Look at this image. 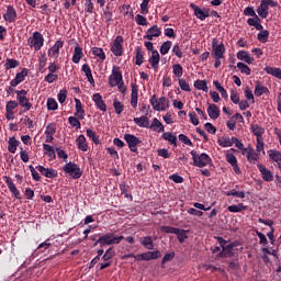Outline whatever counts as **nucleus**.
I'll return each mask as SVG.
<instances>
[{"label":"nucleus","instance_id":"nucleus-24","mask_svg":"<svg viewBox=\"0 0 281 281\" xmlns=\"http://www.w3.org/2000/svg\"><path fill=\"white\" fill-rule=\"evenodd\" d=\"M206 111L211 120H218L221 117V110L216 104H210Z\"/></svg>","mask_w":281,"mask_h":281},{"label":"nucleus","instance_id":"nucleus-13","mask_svg":"<svg viewBox=\"0 0 281 281\" xmlns=\"http://www.w3.org/2000/svg\"><path fill=\"white\" fill-rule=\"evenodd\" d=\"M159 36H161V29L155 24L146 31V35L143 38L153 41L154 38H159Z\"/></svg>","mask_w":281,"mask_h":281},{"label":"nucleus","instance_id":"nucleus-18","mask_svg":"<svg viewBox=\"0 0 281 281\" xmlns=\"http://www.w3.org/2000/svg\"><path fill=\"white\" fill-rule=\"evenodd\" d=\"M161 60V56L158 50H153L151 56L148 59L149 65H151V69L154 71H159V61Z\"/></svg>","mask_w":281,"mask_h":281},{"label":"nucleus","instance_id":"nucleus-31","mask_svg":"<svg viewBox=\"0 0 281 281\" xmlns=\"http://www.w3.org/2000/svg\"><path fill=\"white\" fill-rule=\"evenodd\" d=\"M134 123L140 128H148V124H150V121L148 120V116L143 115L140 117H134Z\"/></svg>","mask_w":281,"mask_h":281},{"label":"nucleus","instance_id":"nucleus-23","mask_svg":"<svg viewBox=\"0 0 281 281\" xmlns=\"http://www.w3.org/2000/svg\"><path fill=\"white\" fill-rule=\"evenodd\" d=\"M75 117H78V120H82L85 117V108L82 106V102L80 99L75 98Z\"/></svg>","mask_w":281,"mask_h":281},{"label":"nucleus","instance_id":"nucleus-14","mask_svg":"<svg viewBox=\"0 0 281 281\" xmlns=\"http://www.w3.org/2000/svg\"><path fill=\"white\" fill-rule=\"evenodd\" d=\"M257 168L261 175V178L267 182L271 183L273 181V172L265 167L262 164H258Z\"/></svg>","mask_w":281,"mask_h":281},{"label":"nucleus","instance_id":"nucleus-42","mask_svg":"<svg viewBox=\"0 0 281 281\" xmlns=\"http://www.w3.org/2000/svg\"><path fill=\"white\" fill-rule=\"evenodd\" d=\"M115 257V250L113 247H110L104 255L101 257L103 262H111V260Z\"/></svg>","mask_w":281,"mask_h":281},{"label":"nucleus","instance_id":"nucleus-6","mask_svg":"<svg viewBox=\"0 0 281 281\" xmlns=\"http://www.w3.org/2000/svg\"><path fill=\"white\" fill-rule=\"evenodd\" d=\"M64 172L66 175H69L71 179H80L82 177V171L80 170V166L78 164L69 161L66 162L65 166L63 167Z\"/></svg>","mask_w":281,"mask_h":281},{"label":"nucleus","instance_id":"nucleus-12","mask_svg":"<svg viewBox=\"0 0 281 281\" xmlns=\"http://www.w3.org/2000/svg\"><path fill=\"white\" fill-rule=\"evenodd\" d=\"M2 19H4L7 23H15L18 19L16 9L11 4L7 5V11L2 15Z\"/></svg>","mask_w":281,"mask_h":281},{"label":"nucleus","instance_id":"nucleus-54","mask_svg":"<svg viewBox=\"0 0 281 281\" xmlns=\"http://www.w3.org/2000/svg\"><path fill=\"white\" fill-rule=\"evenodd\" d=\"M86 135H87V137L92 139L93 144H100V139L98 138V134H95V132H93V130L88 128L86 131Z\"/></svg>","mask_w":281,"mask_h":281},{"label":"nucleus","instance_id":"nucleus-19","mask_svg":"<svg viewBox=\"0 0 281 281\" xmlns=\"http://www.w3.org/2000/svg\"><path fill=\"white\" fill-rule=\"evenodd\" d=\"M132 93H131V106L137 109V102L139 100V88L136 83H131Z\"/></svg>","mask_w":281,"mask_h":281},{"label":"nucleus","instance_id":"nucleus-59","mask_svg":"<svg viewBox=\"0 0 281 281\" xmlns=\"http://www.w3.org/2000/svg\"><path fill=\"white\" fill-rule=\"evenodd\" d=\"M135 22L137 23V25H143V26L148 25V20L146 19V16L142 14H136Z\"/></svg>","mask_w":281,"mask_h":281},{"label":"nucleus","instance_id":"nucleus-62","mask_svg":"<svg viewBox=\"0 0 281 281\" xmlns=\"http://www.w3.org/2000/svg\"><path fill=\"white\" fill-rule=\"evenodd\" d=\"M179 82V87L182 91H187L190 92V83H188V81H186V79H178Z\"/></svg>","mask_w":281,"mask_h":281},{"label":"nucleus","instance_id":"nucleus-39","mask_svg":"<svg viewBox=\"0 0 281 281\" xmlns=\"http://www.w3.org/2000/svg\"><path fill=\"white\" fill-rule=\"evenodd\" d=\"M194 88L198 89V91H204L207 93L210 88H207V81L198 79L194 81Z\"/></svg>","mask_w":281,"mask_h":281},{"label":"nucleus","instance_id":"nucleus-9","mask_svg":"<svg viewBox=\"0 0 281 281\" xmlns=\"http://www.w3.org/2000/svg\"><path fill=\"white\" fill-rule=\"evenodd\" d=\"M111 52L114 56H122L124 54V37L117 35L111 44Z\"/></svg>","mask_w":281,"mask_h":281},{"label":"nucleus","instance_id":"nucleus-3","mask_svg":"<svg viewBox=\"0 0 281 281\" xmlns=\"http://www.w3.org/2000/svg\"><path fill=\"white\" fill-rule=\"evenodd\" d=\"M190 155L193 159V166L196 168H205V166H210V164H212V158L206 153L196 154L195 150H191Z\"/></svg>","mask_w":281,"mask_h":281},{"label":"nucleus","instance_id":"nucleus-17","mask_svg":"<svg viewBox=\"0 0 281 281\" xmlns=\"http://www.w3.org/2000/svg\"><path fill=\"white\" fill-rule=\"evenodd\" d=\"M4 183L8 186L11 194H13V196L20 201L21 191L16 189V184H14V181H12V178L4 176Z\"/></svg>","mask_w":281,"mask_h":281},{"label":"nucleus","instance_id":"nucleus-37","mask_svg":"<svg viewBox=\"0 0 281 281\" xmlns=\"http://www.w3.org/2000/svg\"><path fill=\"white\" fill-rule=\"evenodd\" d=\"M91 52L95 58H99L103 63V60H106V54H104V49L101 47H92Z\"/></svg>","mask_w":281,"mask_h":281},{"label":"nucleus","instance_id":"nucleus-60","mask_svg":"<svg viewBox=\"0 0 281 281\" xmlns=\"http://www.w3.org/2000/svg\"><path fill=\"white\" fill-rule=\"evenodd\" d=\"M176 236H178L179 243H186V238L188 235L186 234V229L178 228Z\"/></svg>","mask_w":281,"mask_h":281},{"label":"nucleus","instance_id":"nucleus-7","mask_svg":"<svg viewBox=\"0 0 281 281\" xmlns=\"http://www.w3.org/2000/svg\"><path fill=\"white\" fill-rule=\"evenodd\" d=\"M18 105L22 106L24 111H30L32 109V103L27 98V90H15Z\"/></svg>","mask_w":281,"mask_h":281},{"label":"nucleus","instance_id":"nucleus-47","mask_svg":"<svg viewBox=\"0 0 281 281\" xmlns=\"http://www.w3.org/2000/svg\"><path fill=\"white\" fill-rule=\"evenodd\" d=\"M226 196H236L237 199H245V191H237L235 189L225 192Z\"/></svg>","mask_w":281,"mask_h":281},{"label":"nucleus","instance_id":"nucleus-1","mask_svg":"<svg viewBox=\"0 0 281 281\" xmlns=\"http://www.w3.org/2000/svg\"><path fill=\"white\" fill-rule=\"evenodd\" d=\"M216 240L222 248V251H220L218 254V258H234V248L238 247L240 243L238 240H235L227 244V240H225V238L223 237H216Z\"/></svg>","mask_w":281,"mask_h":281},{"label":"nucleus","instance_id":"nucleus-38","mask_svg":"<svg viewBox=\"0 0 281 281\" xmlns=\"http://www.w3.org/2000/svg\"><path fill=\"white\" fill-rule=\"evenodd\" d=\"M143 258L146 261L157 260V258H161V252H159V250L143 252Z\"/></svg>","mask_w":281,"mask_h":281},{"label":"nucleus","instance_id":"nucleus-64","mask_svg":"<svg viewBox=\"0 0 281 281\" xmlns=\"http://www.w3.org/2000/svg\"><path fill=\"white\" fill-rule=\"evenodd\" d=\"M44 133H45V135H56V124L49 123L46 126V130Z\"/></svg>","mask_w":281,"mask_h":281},{"label":"nucleus","instance_id":"nucleus-16","mask_svg":"<svg viewBox=\"0 0 281 281\" xmlns=\"http://www.w3.org/2000/svg\"><path fill=\"white\" fill-rule=\"evenodd\" d=\"M36 170H38L43 177H46V179H56V177H58V171L56 169L45 168L38 165L36 166Z\"/></svg>","mask_w":281,"mask_h":281},{"label":"nucleus","instance_id":"nucleus-5","mask_svg":"<svg viewBox=\"0 0 281 281\" xmlns=\"http://www.w3.org/2000/svg\"><path fill=\"white\" fill-rule=\"evenodd\" d=\"M27 45L29 47H33L34 52H41V48L45 45V37H43L41 32L35 31L33 36L27 38Z\"/></svg>","mask_w":281,"mask_h":281},{"label":"nucleus","instance_id":"nucleus-4","mask_svg":"<svg viewBox=\"0 0 281 281\" xmlns=\"http://www.w3.org/2000/svg\"><path fill=\"white\" fill-rule=\"evenodd\" d=\"M154 111H166L170 109V100L166 97H160L157 99V94H154L149 100Z\"/></svg>","mask_w":281,"mask_h":281},{"label":"nucleus","instance_id":"nucleus-45","mask_svg":"<svg viewBox=\"0 0 281 281\" xmlns=\"http://www.w3.org/2000/svg\"><path fill=\"white\" fill-rule=\"evenodd\" d=\"M140 245H143V247L146 249H155V244L153 243V237L150 236L144 237L140 240Z\"/></svg>","mask_w":281,"mask_h":281},{"label":"nucleus","instance_id":"nucleus-8","mask_svg":"<svg viewBox=\"0 0 281 281\" xmlns=\"http://www.w3.org/2000/svg\"><path fill=\"white\" fill-rule=\"evenodd\" d=\"M124 80V77L122 76V70L120 69V66H113L112 74L109 77V86L110 87H117L120 82Z\"/></svg>","mask_w":281,"mask_h":281},{"label":"nucleus","instance_id":"nucleus-55","mask_svg":"<svg viewBox=\"0 0 281 281\" xmlns=\"http://www.w3.org/2000/svg\"><path fill=\"white\" fill-rule=\"evenodd\" d=\"M257 38L260 43H267V41H269V31H260L257 35Z\"/></svg>","mask_w":281,"mask_h":281},{"label":"nucleus","instance_id":"nucleus-21","mask_svg":"<svg viewBox=\"0 0 281 281\" xmlns=\"http://www.w3.org/2000/svg\"><path fill=\"white\" fill-rule=\"evenodd\" d=\"M247 161L249 164H256V161L260 160V154L258 151H256L255 148H249L245 151Z\"/></svg>","mask_w":281,"mask_h":281},{"label":"nucleus","instance_id":"nucleus-20","mask_svg":"<svg viewBox=\"0 0 281 281\" xmlns=\"http://www.w3.org/2000/svg\"><path fill=\"white\" fill-rule=\"evenodd\" d=\"M92 100H93L97 109H99V111H102L103 113H105V111H106V103L104 102V99H102V94L94 93L92 95Z\"/></svg>","mask_w":281,"mask_h":281},{"label":"nucleus","instance_id":"nucleus-26","mask_svg":"<svg viewBox=\"0 0 281 281\" xmlns=\"http://www.w3.org/2000/svg\"><path fill=\"white\" fill-rule=\"evenodd\" d=\"M76 144L79 150H82V153H87V150H89V144L87 143V137H85V135H79V137L76 139Z\"/></svg>","mask_w":281,"mask_h":281},{"label":"nucleus","instance_id":"nucleus-50","mask_svg":"<svg viewBox=\"0 0 281 281\" xmlns=\"http://www.w3.org/2000/svg\"><path fill=\"white\" fill-rule=\"evenodd\" d=\"M113 108L116 115H122V112L124 111V104L121 101H117V99H115L113 101Z\"/></svg>","mask_w":281,"mask_h":281},{"label":"nucleus","instance_id":"nucleus-41","mask_svg":"<svg viewBox=\"0 0 281 281\" xmlns=\"http://www.w3.org/2000/svg\"><path fill=\"white\" fill-rule=\"evenodd\" d=\"M248 206L243 204V203H239V204H233V205H229L227 207L228 212H233V213H239V212H245V210H247Z\"/></svg>","mask_w":281,"mask_h":281},{"label":"nucleus","instance_id":"nucleus-27","mask_svg":"<svg viewBox=\"0 0 281 281\" xmlns=\"http://www.w3.org/2000/svg\"><path fill=\"white\" fill-rule=\"evenodd\" d=\"M82 56H85V53H82V47L79 44H77L74 49L72 63H75V65H78V63L82 60Z\"/></svg>","mask_w":281,"mask_h":281},{"label":"nucleus","instance_id":"nucleus-36","mask_svg":"<svg viewBox=\"0 0 281 281\" xmlns=\"http://www.w3.org/2000/svg\"><path fill=\"white\" fill-rule=\"evenodd\" d=\"M119 188L121 190V194H123L125 199L133 201V194L128 193L131 187L126 184V182H121Z\"/></svg>","mask_w":281,"mask_h":281},{"label":"nucleus","instance_id":"nucleus-33","mask_svg":"<svg viewBox=\"0 0 281 281\" xmlns=\"http://www.w3.org/2000/svg\"><path fill=\"white\" fill-rule=\"evenodd\" d=\"M265 71H266V74H268L269 76H273V77L277 78L278 80H281V69H280V68L267 66V67L265 68Z\"/></svg>","mask_w":281,"mask_h":281},{"label":"nucleus","instance_id":"nucleus-48","mask_svg":"<svg viewBox=\"0 0 281 281\" xmlns=\"http://www.w3.org/2000/svg\"><path fill=\"white\" fill-rule=\"evenodd\" d=\"M172 71L176 78L181 79V76H183V66H181V64H176L172 66Z\"/></svg>","mask_w":281,"mask_h":281},{"label":"nucleus","instance_id":"nucleus-22","mask_svg":"<svg viewBox=\"0 0 281 281\" xmlns=\"http://www.w3.org/2000/svg\"><path fill=\"white\" fill-rule=\"evenodd\" d=\"M257 14L261 19H267V16H269V3L267 0H261L260 5L257 8Z\"/></svg>","mask_w":281,"mask_h":281},{"label":"nucleus","instance_id":"nucleus-56","mask_svg":"<svg viewBox=\"0 0 281 281\" xmlns=\"http://www.w3.org/2000/svg\"><path fill=\"white\" fill-rule=\"evenodd\" d=\"M27 74H30V70L27 68H23L20 72L15 75V79H18L21 82L27 78Z\"/></svg>","mask_w":281,"mask_h":281},{"label":"nucleus","instance_id":"nucleus-35","mask_svg":"<svg viewBox=\"0 0 281 281\" xmlns=\"http://www.w3.org/2000/svg\"><path fill=\"white\" fill-rule=\"evenodd\" d=\"M8 150L9 153H12L14 155V153H16V147L21 144L16 137H10L8 140Z\"/></svg>","mask_w":281,"mask_h":281},{"label":"nucleus","instance_id":"nucleus-43","mask_svg":"<svg viewBox=\"0 0 281 281\" xmlns=\"http://www.w3.org/2000/svg\"><path fill=\"white\" fill-rule=\"evenodd\" d=\"M162 139H165V142H169V144H172L175 147H177V136H175L172 133L165 132L162 134Z\"/></svg>","mask_w":281,"mask_h":281},{"label":"nucleus","instance_id":"nucleus-53","mask_svg":"<svg viewBox=\"0 0 281 281\" xmlns=\"http://www.w3.org/2000/svg\"><path fill=\"white\" fill-rule=\"evenodd\" d=\"M68 123L72 128H81L80 119H78V116H69Z\"/></svg>","mask_w":281,"mask_h":281},{"label":"nucleus","instance_id":"nucleus-2","mask_svg":"<svg viewBox=\"0 0 281 281\" xmlns=\"http://www.w3.org/2000/svg\"><path fill=\"white\" fill-rule=\"evenodd\" d=\"M124 240V236H115L113 233H106L104 235L99 236L97 241L94 243V247L97 245H101V247H104L106 245H120Z\"/></svg>","mask_w":281,"mask_h":281},{"label":"nucleus","instance_id":"nucleus-10","mask_svg":"<svg viewBox=\"0 0 281 281\" xmlns=\"http://www.w3.org/2000/svg\"><path fill=\"white\" fill-rule=\"evenodd\" d=\"M123 139L126 142L132 153H137V145L142 144V139L133 134H124Z\"/></svg>","mask_w":281,"mask_h":281},{"label":"nucleus","instance_id":"nucleus-30","mask_svg":"<svg viewBox=\"0 0 281 281\" xmlns=\"http://www.w3.org/2000/svg\"><path fill=\"white\" fill-rule=\"evenodd\" d=\"M217 144L222 148H229L231 146H234V137L229 138L228 136H222L217 139Z\"/></svg>","mask_w":281,"mask_h":281},{"label":"nucleus","instance_id":"nucleus-52","mask_svg":"<svg viewBox=\"0 0 281 281\" xmlns=\"http://www.w3.org/2000/svg\"><path fill=\"white\" fill-rule=\"evenodd\" d=\"M233 144H235L238 150H241V155H245V153H247V148H245V144H243V142L236 138V136H233Z\"/></svg>","mask_w":281,"mask_h":281},{"label":"nucleus","instance_id":"nucleus-51","mask_svg":"<svg viewBox=\"0 0 281 281\" xmlns=\"http://www.w3.org/2000/svg\"><path fill=\"white\" fill-rule=\"evenodd\" d=\"M46 104H47L48 111H57L58 110V102H56V99H54V98H48Z\"/></svg>","mask_w":281,"mask_h":281},{"label":"nucleus","instance_id":"nucleus-15","mask_svg":"<svg viewBox=\"0 0 281 281\" xmlns=\"http://www.w3.org/2000/svg\"><path fill=\"white\" fill-rule=\"evenodd\" d=\"M65 42L63 40H58L55 44L48 49V56L50 58H58L60 56V49L64 47Z\"/></svg>","mask_w":281,"mask_h":281},{"label":"nucleus","instance_id":"nucleus-28","mask_svg":"<svg viewBox=\"0 0 281 281\" xmlns=\"http://www.w3.org/2000/svg\"><path fill=\"white\" fill-rule=\"evenodd\" d=\"M250 133L257 137V139H262V135L265 133V127L260 126L259 124H251L250 125Z\"/></svg>","mask_w":281,"mask_h":281},{"label":"nucleus","instance_id":"nucleus-29","mask_svg":"<svg viewBox=\"0 0 281 281\" xmlns=\"http://www.w3.org/2000/svg\"><path fill=\"white\" fill-rule=\"evenodd\" d=\"M81 71H83L88 82H90V85H95V80L93 79V75L91 72V67L89 66V64H83L81 67Z\"/></svg>","mask_w":281,"mask_h":281},{"label":"nucleus","instance_id":"nucleus-34","mask_svg":"<svg viewBox=\"0 0 281 281\" xmlns=\"http://www.w3.org/2000/svg\"><path fill=\"white\" fill-rule=\"evenodd\" d=\"M135 65L140 67V65H144V55L145 53L142 50V47L137 46L135 48Z\"/></svg>","mask_w":281,"mask_h":281},{"label":"nucleus","instance_id":"nucleus-40","mask_svg":"<svg viewBox=\"0 0 281 281\" xmlns=\"http://www.w3.org/2000/svg\"><path fill=\"white\" fill-rule=\"evenodd\" d=\"M150 128L155 131L156 133H164L166 128L164 127V124H161L157 117H155L151 122Z\"/></svg>","mask_w":281,"mask_h":281},{"label":"nucleus","instance_id":"nucleus-46","mask_svg":"<svg viewBox=\"0 0 281 281\" xmlns=\"http://www.w3.org/2000/svg\"><path fill=\"white\" fill-rule=\"evenodd\" d=\"M237 69H239L241 74H246V76H251V68L245 63H237Z\"/></svg>","mask_w":281,"mask_h":281},{"label":"nucleus","instance_id":"nucleus-11","mask_svg":"<svg viewBox=\"0 0 281 281\" xmlns=\"http://www.w3.org/2000/svg\"><path fill=\"white\" fill-rule=\"evenodd\" d=\"M212 58H225V44H218L216 38L212 41Z\"/></svg>","mask_w":281,"mask_h":281},{"label":"nucleus","instance_id":"nucleus-44","mask_svg":"<svg viewBox=\"0 0 281 281\" xmlns=\"http://www.w3.org/2000/svg\"><path fill=\"white\" fill-rule=\"evenodd\" d=\"M19 65H21L20 60L8 58L4 64V69H7V70L8 69H16V67H19Z\"/></svg>","mask_w":281,"mask_h":281},{"label":"nucleus","instance_id":"nucleus-57","mask_svg":"<svg viewBox=\"0 0 281 281\" xmlns=\"http://www.w3.org/2000/svg\"><path fill=\"white\" fill-rule=\"evenodd\" d=\"M58 80V75L55 72H49L45 76L44 81L48 82V85H53V82H56Z\"/></svg>","mask_w":281,"mask_h":281},{"label":"nucleus","instance_id":"nucleus-58","mask_svg":"<svg viewBox=\"0 0 281 281\" xmlns=\"http://www.w3.org/2000/svg\"><path fill=\"white\" fill-rule=\"evenodd\" d=\"M244 14L245 16H255V19L257 21H260V18L258 16V14H256V11L254 10L252 7H247L245 10H244Z\"/></svg>","mask_w":281,"mask_h":281},{"label":"nucleus","instance_id":"nucleus-63","mask_svg":"<svg viewBox=\"0 0 281 281\" xmlns=\"http://www.w3.org/2000/svg\"><path fill=\"white\" fill-rule=\"evenodd\" d=\"M57 98H58L59 104H65L67 100V90L66 89L60 90L57 94Z\"/></svg>","mask_w":281,"mask_h":281},{"label":"nucleus","instance_id":"nucleus-32","mask_svg":"<svg viewBox=\"0 0 281 281\" xmlns=\"http://www.w3.org/2000/svg\"><path fill=\"white\" fill-rule=\"evenodd\" d=\"M265 93H269V88L265 87L260 81H257L255 87V95L257 98H260L261 95H265Z\"/></svg>","mask_w":281,"mask_h":281},{"label":"nucleus","instance_id":"nucleus-25","mask_svg":"<svg viewBox=\"0 0 281 281\" xmlns=\"http://www.w3.org/2000/svg\"><path fill=\"white\" fill-rule=\"evenodd\" d=\"M189 8L193 10V14L199 19V21H205V13L203 12V9H201L199 5L194 4L193 2L189 4Z\"/></svg>","mask_w":281,"mask_h":281},{"label":"nucleus","instance_id":"nucleus-61","mask_svg":"<svg viewBox=\"0 0 281 281\" xmlns=\"http://www.w3.org/2000/svg\"><path fill=\"white\" fill-rule=\"evenodd\" d=\"M179 228L172 226H161L160 232L164 234H177Z\"/></svg>","mask_w":281,"mask_h":281},{"label":"nucleus","instance_id":"nucleus-49","mask_svg":"<svg viewBox=\"0 0 281 281\" xmlns=\"http://www.w3.org/2000/svg\"><path fill=\"white\" fill-rule=\"evenodd\" d=\"M171 47H172V43L170 41L162 43L160 46L161 56H166V54H168L170 52Z\"/></svg>","mask_w":281,"mask_h":281}]
</instances>
